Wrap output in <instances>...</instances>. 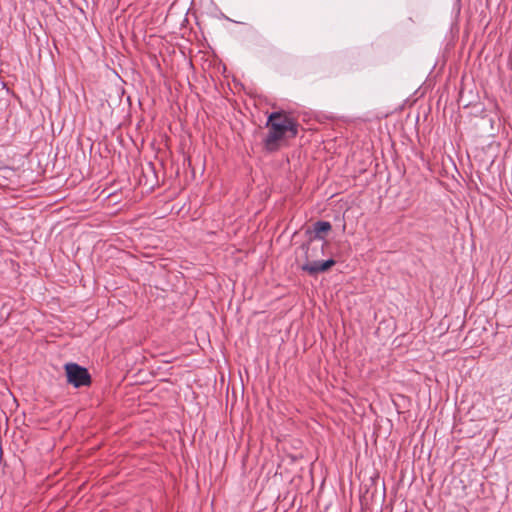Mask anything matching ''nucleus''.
Returning a JSON list of instances; mask_svg holds the SVG:
<instances>
[{
    "label": "nucleus",
    "instance_id": "f257e3e1",
    "mask_svg": "<svg viewBox=\"0 0 512 512\" xmlns=\"http://www.w3.org/2000/svg\"><path fill=\"white\" fill-rule=\"evenodd\" d=\"M266 127L268 133L263 142L265 149L269 152L279 150L284 141L295 138L298 134L297 122L282 111L271 113Z\"/></svg>",
    "mask_w": 512,
    "mask_h": 512
},
{
    "label": "nucleus",
    "instance_id": "f03ea898",
    "mask_svg": "<svg viewBox=\"0 0 512 512\" xmlns=\"http://www.w3.org/2000/svg\"><path fill=\"white\" fill-rule=\"evenodd\" d=\"M332 226L327 221H317L313 225V233L314 236L311 238V240H324L323 234L329 232L331 230ZM312 242V241H310ZM311 244V243H309ZM325 242H323L319 249L316 247H310V245H303L302 248L306 249L305 251V263L301 266V269L305 272H307L309 275H316L321 272H325L329 270L332 266L335 265V261L333 259H329L326 261H318L314 260L315 257L318 256V252L323 254L324 253V247Z\"/></svg>",
    "mask_w": 512,
    "mask_h": 512
},
{
    "label": "nucleus",
    "instance_id": "7ed1b4c3",
    "mask_svg": "<svg viewBox=\"0 0 512 512\" xmlns=\"http://www.w3.org/2000/svg\"><path fill=\"white\" fill-rule=\"evenodd\" d=\"M67 382L75 388L89 386L91 384V376L85 367L77 363H66L64 365Z\"/></svg>",
    "mask_w": 512,
    "mask_h": 512
}]
</instances>
